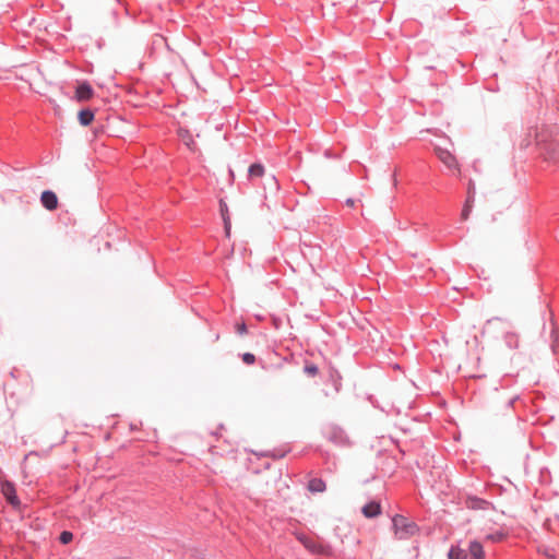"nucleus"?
<instances>
[{
	"label": "nucleus",
	"mask_w": 559,
	"mask_h": 559,
	"mask_svg": "<svg viewBox=\"0 0 559 559\" xmlns=\"http://www.w3.org/2000/svg\"><path fill=\"white\" fill-rule=\"evenodd\" d=\"M264 174V167L261 164H252L249 167V177H262Z\"/></svg>",
	"instance_id": "14"
},
{
	"label": "nucleus",
	"mask_w": 559,
	"mask_h": 559,
	"mask_svg": "<svg viewBox=\"0 0 559 559\" xmlns=\"http://www.w3.org/2000/svg\"><path fill=\"white\" fill-rule=\"evenodd\" d=\"M73 539V534L71 532L64 531L60 534V542L62 544H69Z\"/></svg>",
	"instance_id": "19"
},
{
	"label": "nucleus",
	"mask_w": 559,
	"mask_h": 559,
	"mask_svg": "<svg viewBox=\"0 0 559 559\" xmlns=\"http://www.w3.org/2000/svg\"><path fill=\"white\" fill-rule=\"evenodd\" d=\"M180 135L182 139H185V138L191 139V135H188L187 131H185V133H183V131H180Z\"/></svg>",
	"instance_id": "26"
},
{
	"label": "nucleus",
	"mask_w": 559,
	"mask_h": 559,
	"mask_svg": "<svg viewBox=\"0 0 559 559\" xmlns=\"http://www.w3.org/2000/svg\"><path fill=\"white\" fill-rule=\"evenodd\" d=\"M180 135L182 139H185V138L191 139V135H188L187 131H185V133H183V131H180Z\"/></svg>",
	"instance_id": "24"
},
{
	"label": "nucleus",
	"mask_w": 559,
	"mask_h": 559,
	"mask_svg": "<svg viewBox=\"0 0 559 559\" xmlns=\"http://www.w3.org/2000/svg\"><path fill=\"white\" fill-rule=\"evenodd\" d=\"M475 342L479 345L481 344V340L478 336H475Z\"/></svg>",
	"instance_id": "27"
},
{
	"label": "nucleus",
	"mask_w": 559,
	"mask_h": 559,
	"mask_svg": "<svg viewBox=\"0 0 559 559\" xmlns=\"http://www.w3.org/2000/svg\"><path fill=\"white\" fill-rule=\"evenodd\" d=\"M308 489L311 492H322L325 490V483L320 478H313L309 481Z\"/></svg>",
	"instance_id": "12"
},
{
	"label": "nucleus",
	"mask_w": 559,
	"mask_h": 559,
	"mask_svg": "<svg viewBox=\"0 0 559 559\" xmlns=\"http://www.w3.org/2000/svg\"><path fill=\"white\" fill-rule=\"evenodd\" d=\"M236 330L239 334H245L247 332L246 324L245 323L237 324Z\"/></svg>",
	"instance_id": "22"
},
{
	"label": "nucleus",
	"mask_w": 559,
	"mask_h": 559,
	"mask_svg": "<svg viewBox=\"0 0 559 559\" xmlns=\"http://www.w3.org/2000/svg\"><path fill=\"white\" fill-rule=\"evenodd\" d=\"M449 559H467V554L465 550L459 547H451L448 554Z\"/></svg>",
	"instance_id": "13"
},
{
	"label": "nucleus",
	"mask_w": 559,
	"mask_h": 559,
	"mask_svg": "<svg viewBox=\"0 0 559 559\" xmlns=\"http://www.w3.org/2000/svg\"><path fill=\"white\" fill-rule=\"evenodd\" d=\"M301 543L305 545L306 548L313 552H321L322 547L316 545L313 542L309 540L308 538H300Z\"/></svg>",
	"instance_id": "15"
},
{
	"label": "nucleus",
	"mask_w": 559,
	"mask_h": 559,
	"mask_svg": "<svg viewBox=\"0 0 559 559\" xmlns=\"http://www.w3.org/2000/svg\"><path fill=\"white\" fill-rule=\"evenodd\" d=\"M242 360H243V362H245V364H247V365H252V364L255 361V357H254V355H253V354H251V353H245V354L242 355Z\"/></svg>",
	"instance_id": "20"
},
{
	"label": "nucleus",
	"mask_w": 559,
	"mask_h": 559,
	"mask_svg": "<svg viewBox=\"0 0 559 559\" xmlns=\"http://www.w3.org/2000/svg\"><path fill=\"white\" fill-rule=\"evenodd\" d=\"M496 330V320L495 319H491V320H488L486 321V323L483 325V328L480 329V338L481 340H486V338H489L493 332Z\"/></svg>",
	"instance_id": "9"
},
{
	"label": "nucleus",
	"mask_w": 559,
	"mask_h": 559,
	"mask_svg": "<svg viewBox=\"0 0 559 559\" xmlns=\"http://www.w3.org/2000/svg\"><path fill=\"white\" fill-rule=\"evenodd\" d=\"M221 213H222V217H223V221H224L225 234H226L227 237H229L230 236L231 224H230V218H229V215H228L227 205L223 201H221Z\"/></svg>",
	"instance_id": "10"
},
{
	"label": "nucleus",
	"mask_w": 559,
	"mask_h": 559,
	"mask_svg": "<svg viewBox=\"0 0 559 559\" xmlns=\"http://www.w3.org/2000/svg\"><path fill=\"white\" fill-rule=\"evenodd\" d=\"M506 537V534L502 532H497L495 534L487 535V539L491 542H501Z\"/></svg>",
	"instance_id": "18"
},
{
	"label": "nucleus",
	"mask_w": 559,
	"mask_h": 559,
	"mask_svg": "<svg viewBox=\"0 0 559 559\" xmlns=\"http://www.w3.org/2000/svg\"><path fill=\"white\" fill-rule=\"evenodd\" d=\"M467 504L472 509L481 508L483 504H486V501L477 499V498H469L467 500Z\"/></svg>",
	"instance_id": "17"
},
{
	"label": "nucleus",
	"mask_w": 559,
	"mask_h": 559,
	"mask_svg": "<svg viewBox=\"0 0 559 559\" xmlns=\"http://www.w3.org/2000/svg\"><path fill=\"white\" fill-rule=\"evenodd\" d=\"M380 513H381V506H380V503H379V502H376V501L369 502V503H367V504L362 508V514H364L366 518H376V516H378Z\"/></svg>",
	"instance_id": "7"
},
{
	"label": "nucleus",
	"mask_w": 559,
	"mask_h": 559,
	"mask_svg": "<svg viewBox=\"0 0 559 559\" xmlns=\"http://www.w3.org/2000/svg\"><path fill=\"white\" fill-rule=\"evenodd\" d=\"M471 210H472V198L468 197V199L466 200V203L462 210V213H461V218L463 221H466L468 218Z\"/></svg>",
	"instance_id": "16"
},
{
	"label": "nucleus",
	"mask_w": 559,
	"mask_h": 559,
	"mask_svg": "<svg viewBox=\"0 0 559 559\" xmlns=\"http://www.w3.org/2000/svg\"><path fill=\"white\" fill-rule=\"evenodd\" d=\"M180 135L182 139H185V138L191 139V135H188L187 131H185V133H183V131H180Z\"/></svg>",
	"instance_id": "25"
},
{
	"label": "nucleus",
	"mask_w": 559,
	"mask_h": 559,
	"mask_svg": "<svg viewBox=\"0 0 559 559\" xmlns=\"http://www.w3.org/2000/svg\"><path fill=\"white\" fill-rule=\"evenodd\" d=\"M94 92L88 83H82L76 87L75 99L78 102H85L93 97Z\"/></svg>",
	"instance_id": "6"
},
{
	"label": "nucleus",
	"mask_w": 559,
	"mask_h": 559,
	"mask_svg": "<svg viewBox=\"0 0 559 559\" xmlns=\"http://www.w3.org/2000/svg\"><path fill=\"white\" fill-rule=\"evenodd\" d=\"M468 550H469L471 559H485V551H484L483 545L479 542H477V540L471 542Z\"/></svg>",
	"instance_id": "8"
},
{
	"label": "nucleus",
	"mask_w": 559,
	"mask_h": 559,
	"mask_svg": "<svg viewBox=\"0 0 559 559\" xmlns=\"http://www.w3.org/2000/svg\"><path fill=\"white\" fill-rule=\"evenodd\" d=\"M520 346V337L515 332H507L501 342L496 345V353L500 357L512 359Z\"/></svg>",
	"instance_id": "1"
},
{
	"label": "nucleus",
	"mask_w": 559,
	"mask_h": 559,
	"mask_svg": "<svg viewBox=\"0 0 559 559\" xmlns=\"http://www.w3.org/2000/svg\"><path fill=\"white\" fill-rule=\"evenodd\" d=\"M435 154L438 159L453 174L456 176H461V167L455 155L448 148H443L441 146H435Z\"/></svg>",
	"instance_id": "3"
},
{
	"label": "nucleus",
	"mask_w": 559,
	"mask_h": 559,
	"mask_svg": "<svg viewBox=\"0 0 559 559\" xmlns=\"http://www.w3.org/2000/svg\"><path fill=\"white\" fill-rule=\"evenodd\" d=\"M41 204L49 211H53L58 206V198L52 191H44L40 197Z\"/></svg>",
	"instance_id": "5"
},
{
	"label": "nucleus",
	"mask_w": 559,
	"mask_h": 559,
	"mask_svg": "<svg viewBox=\"0 0 559 559\" xmlns=\"http://www.w3.org/2000/svg\"><path fill=\"white\" fill-rule=\"evenodd\" d=\"M305 372L309 376H316L318 373V367L314 365H307L305 367Z\"/></svg>",
	"instance_id": "21"
},
{
	"label": "nucleus",
	"mask_w": 559,
	"mask_h": 559,
	"mask_svg": "<svg viewBox=\"0 0 559 559\" xmlns=\"http://www.w3.org/2000/svg\"><path fill=\"white\" fill-rule=\"evenodd\" d=\"M345 203H346V205H347V206H349V207H353V206L355 205V201H354V199H347Z\"/></svg>",
	"instance_id": "23"
},
{
	"label": "nucleus",
	"mask_w": 559,
	"mask_h": 559,
	"mask_svg": "<svg viewBox=\"0 0 559 559\" xmlns=\"http://www.w3.org/2000/svg\"><path fill=\"white\" fill-rule=\"evenodd\" d=\"M393 530L396 538L407 539L415 536L418 533L417 525L404 518L403 515H395L392 519Z\"/></svg>",
	"instance_id": "2"
},
{
	"label": "nucleus",
	"mask_w": 559,
	"mask_h": 559,
	"mask_svg": "<svg viewBox=\"0 0 559 559\" xmlns=\"http://www.w3.org/2000/svg\"><path fill=\"white\" fill-rule=\"evenodd\" d=\"M0 492L5 497L10 504L14 507L20 504V500L15 493V487L12 483L0 479Z\"/></svg>",
	"instance_id": "4"
},
{
	"label": "nucleus",
	"mask_w": 559,
	"mask_h": 559,
	"mask_svg": "<svg viewBox=\"0 0 559 559\" xmlns=\"http://www.w3.org/2000/svg\"><path fill=\"white\" fill-rule=\"evenodd\" d=\"M94 116L95 115L91 109H83L79 111L78 119L82 126L86 127L92 123Z\"/></svg>",
	"instance_id": "11"
}]
</instances>
